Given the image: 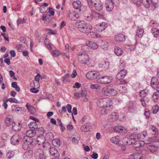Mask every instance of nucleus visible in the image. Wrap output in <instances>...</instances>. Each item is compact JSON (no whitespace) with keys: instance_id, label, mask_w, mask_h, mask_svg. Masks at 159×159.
I'll list each match as a JSON object with an SVG mask.
<instances>
[{"instance_id":"1","label":"nucleus","mask_w":159,"mask_h":159,"mask_svg":"<svg viewBox=\"0 0 159 159\" xmlns=\"http://www.w3.org/2000/svg\"><path fill=\"white\" fill-rule=\"evenodd\" d=\"M111 100L109 98L101 99L97 102L98 107H102L101 110L102 115H105L111 111L113 108Z\"/></svg>"},{"instance_id":"2","label":"nucleus","mask_w":159,"mask_h":159,"mask_svg":"<svg viewBox=\"0 0 159 159\" xmlns=\"http://www.w3.org/2000/svg\"><path fill=\"white\" fill-rule=\"evenodd\" d=\"M75 24L79 30L83 33L91 32L92 29V25L83 20L77 22Z\"/></svg>"},{"instance_id":"3","label":"nucleus","mask_w":159,"mask_h":159,"mask_svg":"<svg viewBox=\"0 0 159 159\" xmlns=\"http://www.w3.org/2000/svg\"><path fill=\"white\" fill-rule=\"evenodd\" d=\"M87 78L88 80H99L101 79H105L109 80H112L111 76H107L101 77L99 73L98 72H95L93 71H90L88 72L86 74Z\"/></svg>"},{"instance_id":"4","label":"nucleus","mask_w":159,"mask_h":159,"mask_svg":"<svg viewBox=\"0 0 159 159\" xmlns=\"http://www.w3.org/2000/svg\"><path fill=\"white\" fill-rule=\"evenodd\" d=\"M22 147L25 150H27L30 147V146L34 141V139L28 137H24L23 139Z\"/></svg>"},{"instance_id":"5","label":"nucleus","mask_w":159,"mask_h":159,"mask_svg":"<svg viewBox=\"0 0 159 159\" xmlns=\"http://www.w3.org/2000/svg\"><path fill=\"white\" fill-rule=\"evenodd\" d=\"M159 148V140L158 141L155 142V143L150 144L147 147V148L150 152L152 153L156 152L158 148Z\"/></svg>"},{"instance_id":"6","label":"nucleus","mask_w":159,"mask_h":159,"mask_svg":"<svg viewBox=\"0 0 159 159\" xmlns=\"http://www.w3.org/2000/svg\"><path fill=\"white\" fill-rule=\"evenodd\" d=\"M34 156L37 159H46V157L43 151L40 148H39L36 150Z\"/></svg>"},{"instance_id":"7","label":"nucleus","mask_w":159,"mask_h":159,"mask_svg":"<svg viewBox=\"0 0 159 159\" xmlns=\"http://www.w3.org/2000/svg\"><path fill=\"white\" fill-rule=\"evenodd\" d=\"M107 26V24L105 22H102L97 25L95 28L98 32H100L105 30Z\"/></svg>"},{"instance_id":"8","label":"nucleus","mask_w":159,"mask_h":159,"mask_svg":"<svg viewBox=\"0 0 159 159\" xmlns=\"http://www.w3.org/2000/svg\"><path fill=\"white\" fill-rule=\"evenodd\" d=\"M11 109L13 111L19 113H23L25 111V108L20 107L17 105H13L11 106Z\"/></svg>"},{"instance_id":"9","label":"nucleus","mask_w":159,"mask_h":159,"mask_svg":"<svg viewBox=\"0 0 159 159\" xmlns=\"http://www.w3.org/2000/svg\"><path fill=\"white\" fill-rule=\"evenodd\" d=\"M21 139V138L19 135L17 134L14 135L12 136L11 139V143L13 145L18 144Z\"/></svg>"},{"instance_id":"10","label":"nucleus","mask_w":159,"mask_h":159,"mask_svg":"<svg viewBox=\"0 0 159 159\" xmlns=\"http://www.w3.org/2000/svg\"><path fill=\"white\" fill-rule=\"evenodd\" d=\"M5 124L8 126H11L13 123H15L14 122L13 117L11 115H7L5 119Z\"/></svg>"},{"instance_id":"11","label":"nucleus","mask_w":159,"mask_h":159,"mask_svg":"<svg viewBox=\"0 0 159 159\" xmlns=\"http://www.w3.org/2000/svg\"><path fill=\"white\" fill-rule=\"evenodd\" d=\"M105 6L107 11H111L114 7V4L112 0H106L105 1Z\"/></svg>"},{"instance_id":"12","label":"nucleus","mask_w":159,"mask_h":159,"mask_svg":"<svg viewBox=\"0 0 159 159\" xmlns=\"http://www.w3.org/2000/svg\"><path fill=\"white\" fill-rule=\"evenodd\" d=\"M89 57L87 54H84L81 57H79V61L82 64H86L89 62Z\"/></svg>"},{"instance_id":"13","label":"nucleus","mask_w":159,"mask_h":159,"mask_svg":"<svg viewBox=\"0 0 159 159\" xmlns=\"http://www.w3.org/2000/svg\"><path fill=\"white\" fill-rule=\"evenodd\" d=\"M145 155L141 153H137L130 155L131 159H145Z\"/></svg>"},{"instance_id":"14","label":"nucleus","mask_w":159,"mask_h":159,"mask_svg":"<svg viewBox=\"0 0 159 159\" xmlns=\"http://www.w3.org/2000/svg\"><path fill=\"white\" fill-rule=\"evenodd\" d=\"M127 71L125 70H121L117 74L116 76V79L117 80H122L126 76Z\"/></svg>"},{"instance_id":"15","label":"nucleus","mask_w":159,"mask_h":159,"mask_svg":"<svg viewBox=\"0 0 159 159\" xmlns=\"http://www.w3.org/2000/svg\"><path fill=\"white\" fill-rule=\"evenodd\" d=\"M91 126V123H87L81 126L80 129L83 132H86L89 131Z\"/></svg>"},{"instance_id":"16","label":"nucleus","mask_w":159,"mask_h":159,"mask_svg":"<svg viewBox=\"0 0 159 159\" xmlns=\"http://www.w3.org/2000/svg\"><path fill=\"white\" fill-rule=\"evenodd\" d=\"M94 7L98 11H101L103 8L102 3L99 0L96 1L93 4Z\"/></svg>"},{"instance_id":"17","label":"nucleus","mask_w":159,"mask_h":159,"mask_svg":"<svg viewBox=\"0 0 159 159\" xmlns=\"http://www.w3.org/2000/svg\"><path fill=\"white\" fill-rule=\"evenodd\" d=\"M143 143L141 141H137L133 144L134 147L136 151H139L143 146Z\"/></svg>"},{"instance_id":"18","label":"nucleus","mask_w":159,"mask_h":159,"mask_svg":"<svg viewBox=\"0 0 159 159\" xmlns=\"http://www.w3.org/2000/svg\"><path fill=\"white\" fill-rule=\"evenodd\" d=\"M12 130L15 131H18L20 129L22 125L20 123H16L15 122L13 123V124L11 126Z\"/></svg>"},{"instance_id":"19","label":"nucleus","mask_w":159,"mask_h":159,"mask_svg":"<svg viewBox=\"0 0 159 159\" xmlns=\"http://www.w3.org/2000/svg\"><path fill=\"white\" fill-rule=\"evenodd\" d=\"M114 131L115 132L121 133L126 132V130L123 127L121 126H116L113 128Z\"/></svg>"},{"instance_id":"20","label":"nucleus","mask_w":159,"mask_h":159,"mask_svg":"<svg viewBox=\"0 0 159 159\" xmlns=\"http://www.w3.org/2000/svg\"><path fill=\"white\" fill-rule=\"evenodd\" d=\"M114 39L117 42H122L125 40V37L123 34H120L115 36Z\"/></svg>"},{"instance_id":"21","label":"nucleus","mask_w":159,"mask_h":159,"mask_svg":"<svg viewBox=\"0 0 159 159\" xmlns=\"http://www.w3.org/2000/svg\"><path fill=\"white\" fill-rule=\"evenodd\" d=\"M49 150L50 153L52 156L55 157H59V153L53 147L50 148Z\"/></svg>"},{"instance_id":"22","label":"nucleus","mask_w":159,"mask_h":159,"mask_svg":"<svg viewBox=\"0 0 159 159\" xmlns=\"http://www.w3.org/2000/svg\"><path fill=\"white\" fill-rule=\"evenodd\" d=\"M109 63L108 62L105 60H103L100 62L98 65V66L100 68L107 69L109 67Z\"/></svg>"},{"instance_id":"23","label":"nucleus","mask_w":159,"mask_h":159,"mask_svg":"<svg viewBox=\"0 0 159 159\" xmlns=\"http://www.w3.org/2000/svg\"><path fill=\"white\" fill-rule=\"evenodd\" d=\"M36 132L33 129H30L26 132V136L25 137H29L30 138L35 135Z\"/></svg>"},{"instance_id":"24","label":"nucleus","mask_w":159,"mask_h":159,"mask_svg":"<svg viewBox=\"0 0 159 159\" xmlns=\"http://www.w3.org/2000/svg\"><path fill=\"white\" fill-rule=\"evenodd\" d=\"M92 15L95 19L97 20L99 19H103L104 15L98 13L96 12L95 11H93L92 13Z\"/></svg>"},{"instance_id":"25","label":"nucleus","mask_w":159,"mask_h":159,"mask_svg":"<svg viewBox=\"0 0 159 159\" xmlns=\"http://www.w3.org/2000/svg\"><path fill=\"white\" fill-rule=\"evenodd\" d=\"M86 44L87 46L94 49H96L98 47L96 43L93 41H87Z\"/></svg>"},{"instance_id":"26","label":"nucleus","mask_w":159,"mask_h":159,"mask_svg":"<svg viewBox=\"0 0 159 159\" xmlns=\"http://www.w3.org/2000/svg\"><path fill=\"white\" fill-rule=\"evenodd\" d=\"M159 140L156 139L155 138H150L145 139V143L148 144H152L155 143V142L157 141H158Z\"/></svg>"},{"instance_id":"27","label":"nucleus","mask_w":159,"mask_h":159,"mask_svg":"<svg viewBox=\"0 0 159 159\" xmlns=\"http://www.w3.org/2000/svg\"><path fill=\"white\" fill-rule=\"evenodd\" d=\"M114 52L118 56H121L123 53V51L121 48L118 46H115L114 48Z\"/></svg>"},{"instance_id":"28","label":"nucleus","mask_w":159,"mask_h":159,"mask_svg":"<svg viewBox=\"0 0 159 159\" xmlns=\"http://www.w3.org/2000/svg\"><path fill=\"white\" fill-rule=\"evenodd\" d=\"M73 7L76 9H80L81 6V3L80 1L77 0L74 2L73 3ZM80 11V10H79Z\"/></svg>"},{"instance_id":"29","label":"nucleus","mask_w":159,"mask_h":159,"mask_svg":"<svg viewBox=\"0 0 159 159\" xmlns=\"http://www.w3.org/2000/svg\"><path fill=\"white\" fill-rule=\"evenodd\" d=\"M110 117V120L111 122H113L118 118V115L116 112H113L111 114Z\"/></svg>"},{"instance_id":"30","label":"nucleus","mask_w":159,"mask_h":159,"mask_svg":"<svg viewBox=\"0 0 159 159\" xmlns=\"http://www.w3.org/2000/svg\"><path fill=\"white\" fill-rule=\"evenodd\" d=\"M30 129H33L34 130H37L38 126L35 122H31L28 125Z\"/></svg>"},{"instance_id":"31","label":"nucleus","mask_w":159,"mask_h":159,"mask_svg":"<svg viewBox=\"0 0 159 159\" xmlns=\"http://www.w3.org/2000/svg\"><path fill=\"white\" fill-rule=\"evenodd\" d=\"M109 87H107V88L105 87L102 89V94L104 95L107 96H110Z\"/></svg>"},{"instance_id":"32","label":"nucleus","mask_w":159,"mask_h":159,"mask_svg":"<svg viewBox=\"0 0 159 159\" xmlns=\"http://www.w3.org/2000/svg\"><path fill=\"white\" fill-rule=\"evenodd\" d=\"M110 140L112 143L116 144H118L120 141V139L118 136L113 137Z\"/></svg>"},{"instance_id":"33","label":"nucleus","mask_w":159,"mask_h":159,"mask_svg":"<svg viewBox=\"0 0 159 159\" xmlns=\"http://www.w3.org/2000/svg\"><path fill=\"white\" fill-rule=\"evenodd\" d=\"M39 80H34L30 84L32 87L39 88L40 87L39 81Z\"/></svg>"},{"instance_id":"34","label":"nucleus","mask_w":159,"mask_h":159,"mask_svg":"<svg viewBox=\"0 0 159 159\" xmlns=\"http://www.w3.org/2000/svg\"><path fill=\"white\" fill-rule=\"evenodd\" d=\"M144 33L143 30L139 27H138V30L136 32V36L141 38Z\"/></svg>"},{"instance_id":"35","label":"nucleus","mask_w":159,"mask_h":159,"mask_svg":"<svg viewBox=\"0 0 159 159\" xmlns=\"http://www.w3.org/2000/svg\"><path fill=\"white\" fill-rule=\"evenodd\" d=\"M70 139L73 143L77 144L79 142L78 138L76 136L72 135L70 137Z\"/></svg>"},{"instance_id":"36","label":"nucleus","mask_w":159,"mask_h":159,"mask_svg":"<svg viewBox=\"0 0 159 159\" xmlns=\"http://www.w3.org/2000/svg\"><path fill=\"white\" fill-rule=\"evenodd\" d=\"M152 31L154 37L156 38L158 37L159 30L158 29L155 28H152Z\"/></svg>"},{"instance_id":"37","label":"nucleus","mask_w":159,"mask_h":159,"mask_svg":"<svg viewBox=\"0 0 159 159\" xmlns=\"http://www.w3.org/2000/svg\"><path fill=\"white\" fill-rule=\"evenodd\" d=\"M37 143L39 145L43 144L45 142L44 139L43 137H39L37 139Z\"/></svg>"},{"instance_id":"38","label":"nucleus","mask_w":159,"mask_h":159,"mask_svg":"<svg viewBox=\"0 0 159 159\" xmlns=\"http://www.w3.org/2000/svg\"><path fill=\"white\" fill-rule=\"evenodd\" d=\"M109 91H110V96H115L117 93V92L116 90L110 87Z\"/></svg>"},{"instance_id":"39","label":"nucleus","mask_w":159,"mask_h":159,"mask_svg":"<svg viewBox=\"0 0 159 159\" xmlns=\"http://www.w3.org/2000/svg\"><path fill=\"white\" fill-rule=\"evenodd\" d=\"M148 93V90L145 89L144 90H142L139 92V96L142 98L146 97Z\"/></svg>"},{"instance_id":"40","label":"nucleus","mask_w":159,"mask_h":159,"mask_svg":"<svg viewBox=\"0 0 159 159\" xmlns=\"http://www.w3.org/2000/svg\"><path fill=\"white\" fill-rule=\"evenodd\" d=\"M44 43L47 47L49 49L51 50H52L51 46L49 43V41L48 39L46 38L44 40Z\"/></svg>"},{"instance_id":"41","label":"nucleus","mask_w":159,"mask_h":159,"mask_svg":"<svg viewBox=\"0 0 159 159\" xmlns=\"http://www.w3.org/2000/svg\"><path fill=\"white\" fill-rule=\"evenodd\" d=\"M123 141H125V143L127 144L130 145L133 143V141L129 138L125 137L123 139Z\"/></svg>"},{"instance_id":"42","label":"nucleus","mask_w":159,"mask_h":159,"mask_svg":"<svg viewBox=\"0 0 159 159\" xmlns=\"http://www.w3.org/2000/svg\"><path fill=\"white\" fill-rule=\"evenodd\" d=\"M141 2H142L144 6L146 8L150 7V2L149 0H141Z\"/></svg>"},{"instance_id":"43","label":"nucleus","mask_w":159,"mask_h":159,"mask_svg":"<svg viewBox=\"0 0 159 159\" xmlns=\"http://www.w3.org/2000/svg\"><path fill=\"white\" fill-rule=\"evenodd\" d=\"M52 144L55 147H58L60 145V140L58 139H54L52 141Z\"/></svg>"},{"instance_id":"44","label":"nucleus","mask_w":159,"mask_h":159,"mask_svg":"<svg viewBox=\"0 0 159 159\" xmlns=\"http://www.w3.org/2000/svg\"><path fill=\"white\" fill-rule=\"evenodd\" d=\"M11 87L15 89V90L19 92L20 91V88L17 86V83L16 82H14L11 84Z\"/></svg>"},{"instance_id":"45","label":"nucleus","mask_w":159,"mask_h":159,"mask_svg":"<svg viewBox=\"0 0 159 159\" xmlns=\"http://www.w3.org/2000/svg\"><path fill=\"white\" fill-rule=\"evenodd\" d=\"M26 107L27 109L31 113H34L35 111V110L34 108L31 106H29L28 105V103H27L26 105Z\"/></svg>"},{"instance_id":"46","label":"nucleus","mask_w":159,"mask_h":159,"mask_svg":"<svg viewBox=\"0 0 159 159\" xmlns=\"http://www.w3.org/2000/svg\"><path fill=\"white\" fill-rule=\"evenodd\" d=\"M1 138L2 140H6L9 139V137L7 134L6 133H3L1 135Z\"/></svg>"},{"instance_id":"47","label":"nucleus","mask_w":159,"mask_h":159,"mask_svg":"<svg viewBox=\"0 0 159 159\" xmlns=\"http://www.w3.org/2000/svg\"><path fill=\"white\" fill-rule=\"evenodd\" d=\"M40 12L42 13H44L46 12L47 9L46 7H44L43 5H42L39 8Z\"/></svg>"},{"instance_id":"48","label":"nucleus","mask_w":159,"mask_h":159,"mask_svg":"<svg viewBox=\"0 0 159 159\" xmlns=\"http://www.w3.org/2000/svg\"><path fill=\"white\" fill-rule=\"evenodd\" d=\"M125 48L129 51H132L134 50L135 48V46L134 45H126L125 46Z\"/></svg>"},{"instance_id":"49","label":"nucleus","mask_w":159,"mask_h":159,"mask_svg":"<svg viewBox=\"0 0 159 159\" xmlns=\"http://www.w3.org/2000/svg\"><path fill=\"white\" fill-rule=\"evenodd\" d=\"M151 130L152 132V134L154 135L158 132L157 129L153 125L152 126L151 128Z\"/></svg>"},{"instance_id":"50","label":"nucleus","mask_w":159,"mask_h":159,"mask_svg":"<svg viewBox=\"0 0 159 159\" xmlns=\"http://www.w3.org/2000/svg\"><path fill=\"white\" fill-rule=\"evenodd\" d=\"M144 115L146 118L148 119L149 118L150 115V112L148 109H145Z\"/></svg>"},{"instance_id":"51","label":"nucleus","mask_w":159,"mask_h":159,"mask_svg":"<svg viewBox=\"0 0 159 159\" xmlns=\"http://www.w3.org/2000/svg\"><path fill=\"white\" fill-rule=\"evenodd\" d=\"M158 106L156 105L152 108V113L154 114H156L158 111Z\"/></svg>"},{"instance_id":"52","label":"nucleus","mask_w":159,"mask_h":159,"mask_svg":"<svg viewBox=\"0 0 159 159\" xmlns=\"http://www.w3.org/2000/svg\"><path fill=\"white\" fill-rule=\"evenodd\" d=\"M119 90L123 93H125L127 92V90L126 88L122 86H120V87Z\"/></svg>"},{"instance_id":"53","label":"nucleus","mask_w":159,"mask_h":159,"mask_svg":"<svg viewBox=\"0 0 159 159\" xmlns=\"http://www.w3.org/2000/svg\"><path fill=\"white\" fill-rule=\"evenodd\" d=\"M53 56V57H58L61 54L60 52L58 50H55L53 51L52 52Z\"/></svg>"},{"instance_id":"54","label":"nucleus","mask_w":159,"mask_h":159,"mask_svg":"<svg viewBox=\"0 0 159 159\" xmlns=\"http://www.w3.org/2000/svg\"><path fill=\"white\" fill-rule=\"evenodd\" d=\"M157 80H151V86L154 88H156L157 84Z\"/></svg>"},{"instance_id":"55","label":"nucleus","mask_w":159,"mask_h":159,"mask_svg":"<svg viewBox=\"0 0 159 159\" xmlns=\"http://www.w3.org/2000/svg\"><path fill=\"white\" fill-rule=\"evenodd\" d=\"M90 88L93 89H98L101 88V87L99 86L98 84H91Z\"/></svg>"},{"instance_id":"56","label":"nucleus","mask_w":159,"mask_h":159,"mask_svg":"<svg viewBox=\"0 0 159 159\" xmlns=\"http://www.w3.org/2000/svg\"><path fill=\"white\" fill-rule=\"evenodd\" d=\"M10 102H13L15 103H18V101L15 98H10L7 100Z\"/></svg>"},{"instance_id":"57","label":"nucleus","mask_w":159,"mask_h":159,"mask_svg":"<svg viewBox=\"0 0 159 159\" xmlns=\"http://www.w3.org/2000/svg\"><path fill=\"white\" fill-rule=\"evenodd\" d=\"M98 83L103 84H105L111 82V81H105L104 80H97Z\"/></svg>"},{"instance_id":"58","label":"nucleus","mask_w":159,"mask_h":159,"mask_svg":"<svg viewBox=\"0 0 159 159\" xmlns=\"http://www.w3.org/2000/svg\"><path fill=\"white\" fill-rule=\"evenodd\" d=\"M14 153L13 152H9L7 154V156L8 158H11L13 157Z\"/></svg>"},{"instance_id":"59","label":"nucleus","mask_w":159,"mask_h":159,"mask_svg":"<svg viewBox=\"0 0 159 159\" xmlns=\"http://www.w3.org/2000/svg\"><path fill=\"white\" fill-rule=\"evenodd\" d=\"M134 3L136 4L138 6H140L141 3V0H131Z\"/></svg>"},{"instance_id":"60","label":"nucleus","mask_w":159,"mask_h":159,"mask_svg":"<svg viewBox=\"0 0 159 159\" xmlns=\"http://www.w3.org/2000/svg\"><path fill=\"white\" fill-rule=\"evenodd\" d=\"M43 147L44 148H49V149L50 148H51L50 146V144L48 142L44 143L43 144Z\"/></svg>"},{"instance_id":"61","label":"nucleus","mask_w":159,"mask_h":159,"mask_svg":"<svg viewBox=\"0 0 159 159\" xmlns=\"http://www.w3.org/2000/svg\"><path fill=\"white\" fill-rule=\"evenodd\" d=\"M22 45L21 44H19L16 45V48L17 50L19 52H21L22 49L21 48L22 47Z\"/></svg>"},{"instance_id":"62","label":"nucleus","mask_w":159,"mask_h":159,"mask_svg":"<svg viewBox=\"0 0 159 159\" xmlns=\"http://www.w3.org/2000/svg\"><path fill=\"white\" fill-rule=\"evenodd\" d=\"M93 16L92 15H89L88 16H85V18L86 20L88 21H90L93 20Z\"/></svg>"},{"instance_id":"63","label":"nucleus","mask_w":159,"mask_h":159,"mask_svg":"<svg viewBox=\"0 0 159 159\" xmlns=\"http://www.w3.org/2000/svg\"><path fill=\"white\" fill-rule=\"evenodd\" d=\"M96 0H87L88 5L89 7H91L93 5Z\"/></svg>"},{"instance_id":"64","label":"nucleus","mask_w":159,"mask_h":159,"mask_svg":"<svg viewBox=\"0 0 159 159\" xmlns=\"http://www.w3.org/2000/svg\"><path fill=\"white\" fill-rule=\"evenodd\" d=\"M66 108L68 112L69 113H70L71 112V110L72 109V106L70 104H68L66 105Z\"/></svg>"}]
</instances>
